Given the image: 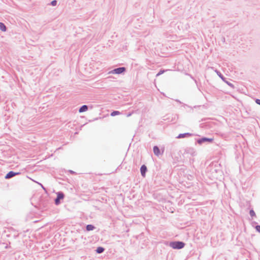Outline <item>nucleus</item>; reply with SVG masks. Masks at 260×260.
<instances>
[{
	"instance_id": "f257e3e1",
	"label": "nucleus",
	"mask_w": 260,
	"mask_h": 260,
	"mask_svg": "<svg viewBox=\"0 0 260 260\" xmlns=\"http://www.w3.org/2000/svg\"><path fill=\"white\" fill-rule=\"evenodd\" d=\"M169 245L174 249H181L184 247L185 243L182 241H175L170 242Z\"/></svg>"
},
{
	"instance_id": "f03ea898",
	"label": "nucleus",
	"mask_w": 260,
	"mask_h": 260,
	"mask_svg": "<svg viewBox=\"0 0 260 260\" xmlns=\"http://www.w3.org/2000/svg\"><path fill=\"white\" fill-rule=\"evenodd\" d=\"M57 197L54 199V203L56 205H58L60 204L61 200H62L64 198V194L62 191H58L56 193Z\"/></svg>"
},
{
	"instance_id": "7ed1b4c3",
	"label": "nucleus",
	"mask_w": 260,
	"mask_h": 260,
	"mask_svg": "<svg viewBox=\"0 0 260 260\" xmlns=\"http://www.w3.org/2000/svg\"><path fill=\"white\" fill-rule=\"evenodd\" d=\"M213 141V139L207 137H202L197 140V142L198 144L201 145L204 143H211Z\"/></svg>"
},
{
	"instance_id": "20e7f679",
	"label": "nucleus",
	"mask_w": 260,
	"mask_h": 260,
	"mask_svg": "<svg viewBox=\"0 0 260 260\" xmlns=\"http://www.w3.org/2000/svg\"><path fill=\"white\" fill-rule=\"evenodd\" d=\"M126 71V68L119 67L113 69L111 73L114 74H121L124 73Z\"/></svg>"
},
{
	"instance_id": "39448f33",
	"label": "nucleus",
	"mask_w": 260,
	"mask_h": 260,
	"mask_svg": "<svg viewBox=\"0 0 260 260\" xmlns=\"http://www.w3.org/2000/svg\"><path fill=\"white\" fill-rule=\"evenodd\" d=\"M184 154H189L191 156L196 155V151L194 148L192 147H187L185 149Z\"/></svg>"
},
{
	"instance_id": "423d86ee",
	"label": "nucleus",
	"mask_w": 260,
	"mask_h": 260,
	"mask_svg": "<svg viewBox=\"0 0 260 260\" xmlns=\"http://www.w3.org/2000/svg\"><path fill=\"white\" fill-rule=\"evenodd\" d=\"M21 174L20 172H15L13 171H11L9 172L5 176V179H10L16 175H20Z\"/></svg>"
},
{
	"instance_id": "0eeeda50",
	"label": "nucleus",
	"mask_w": 260,
	"mask_h": 260,
	"mask_svg": "<svg viewBox=\"0 0 260 260\" xmlns=\"http://www.w3.org/2000/svg\"><path fill=\"white\" fill-rule=\"evenodd\" d=\"M147 171V168L145 165H143L141 166L140 168V172L141 176L143 177H145L146 176V173Z\"/></svg>"
},
{
	"instance_id": "6e6552de",
	"label": "nucleus",
	"mask_w": 260,
	"mask_h": 260,
	"mask_svg": "<svg viewBox=\"0 0 260 260\" xmlns=\"http://www.w3.org/2000/svg\"><path fill=\"white\" fill-rule=\"evenodd\" d=\"M193 134L189 133H186L183 134H180L179 135L176 137L177 139H182L184 138H187L189 137L190 136H192Z\"/></svg>"
},
{
	"instance_id": "1a4fd4ad",
	"label": "nucleus",
	"mask_w": 260,
	"mask_h": 260,
	"mask_svg": "<svg viewBox=\"0 0 260 260\" xmlns=\"http://www.w3.org/2000/svg\"><path fill=\"white\" fill-rule=\"evenodd\" d=\"M153 151L154 154L157 156L160 155V151L157 146H154L153 148Z\"/></svg>"
},
{
	"instance_id": "9d476101",
	"label": "nucleus",
	"mask_w": 260,
	"mask_h": 260,
	"mask_svg": "<svg viewBox=\"0 0 260 260\" xmlns=\"http://www.w3.org/2000/svg\"><path fill=\"white\" fill-rule=\"evenodd\" d=\"M88 109V106L86 105H82L81 106L79 109V113H82L87 111Z\"/></svg>"
},
{
	"instance_id": "9b49d317",
	"label": "nucleus",
	"mask_w": 260,
	"mask_h": 260,
	"mask_svg": "<svg viewBox=\"0 0 260 260\" xmlns=\"http://www.w3.org/2000/svg\"><path fill=\"white\" fill-rule=\"evenodd\" d=\"M95 229V227L92 224H87L86 226V230L87 231H93Z\"/></svg>"
},
{
	"instance_id": "f8f14e48",
	"label": "nucleus",
	"mask_w": 260,
	"mask_h": 260,
	"mask_svg": "<svg viewBox=\"0 0 260 260\" xmlns=\"http://www.w3.org/2000/svg\"><path fill=\"white\" fill-rule=\"evenodd\" d=\"M105 251V248L103 247L99 246L96 248L95 251L98 254L102 253Z\"/></svg>"
},
{
	"instance_id": "ddd939ff",
	"label": "nucleus",
	"mask_w": 260,
	"mask_h": 260,
	"mask_svg": "<svg viewBox=\"0 0 260 260\" xmlns=\"http://www.w3.org/2000/svg\"><path fill=\"white\" fill-rule=\"evenodd\" d=\"M0 30L3 31H6L7 30V27L6 25L1 22H0Z\"/></svg>"
},
{
	"instance_id": "4468645a",
	"label": "nucleus",
	"mask_w": 260,
	"mask_h": 260,
	"mask_svg": "<svg viewBox=\"0 0 260 260\" xmlns=\"http://www.w3.org/2000/svg\"><path fill=\"white\" fill-rule=\"evenodd\" d=\"M121 114V112H119V111H113V112H112L110 114V115L111 116H115L116 115H120Z\"/></svg>"
},
{
	"instance_id": "2eb2a0df",
	"label": "nucleus",
	"mask_w": 260,
	"mask_h": 260,
	"mask_svg": "<svg viewBox=\"0 0 260 260\" xmlns=\"http://www.w3.org/2000/svg\"><path fill=\"white\" fill-rule=\"evenodd\" d=\"M249 214L250 215L253 217H255L256 216V214H255V213L254 212V211L253 210V209H251L249 211Z\"/></svg>"
},
{
	"instance_id": "dca6fc26",
	"label": "nucleus",
	"mask_w": 260,
	"mask_h": 260,
	"mask_svg": "<svg viewBox=\"0 0 260 260\" xmlns=\"http://www.w3.org/2000/svg\"><path fill=\"white\" fill-rule=\"evenodd\" d=\"M216 72L217 73V75H218V76L221 79H225V77H224V76H223V75L218 71L216 70Z\"/></svg>"
},
{
	"instance_id": "f3484780",
	"label": "nucleus",
	"mask_w": 260,
	"mask_h": 260,
	"mask_svg": "<svg viewBox=\"0 0 260 260\" xmlns=\"http://www.w3.org/2000/svg\"><path fill=\"white\" fill-rule=\"evenodd\" d=\"M165 72V70H160L158 73L156 74V77L160 76V75L162 74Z\"/></svg>"
},
{
	"instance_id": "a211bd4d",
	"label": "nucleus",
	"mask_w": 260,
	"mask_h": 260,
	"mask_svg": "<svg viewBox=\"0 0 260 260\" xmlns=\"http://www.w3.org/2000/svg\"><path fill=\"white\" fill-rule=\"evenodd\" d=\"M57 1L56 0H53L51 2L50 5L53 6H55L57 5Z\"/></svg>"
},
{
	"instance_id": "6ab92c4d",
	"label": "nucleus",
	"mask_w": 260,
	"mask_h": 260,
	"mask_svg": "<svg viewBox=\"0 0 260 260\" xmlns=\"http://www.w3.org/2000/svg\"><path fill=\"white\" fill-rule=\"evenodd\" d=\"M255 229L257 232L260 233V225H256Z\"/></svg>"
},
{
	"instance_id": "aec40b11",
	"label": "nucleus",
	"mask_w": 260,
	"mask_h": 260,
	"mask_svg": "<svg viewBox=\"0 0 260 260\" xmlns=\"http://www.w3.org/2000/svg\"><path fill=\"white\" fill-rule=\"evenodd\" d=\"M226 83L230 87L234 88V85L232 83H231V82H228V81H226Z\"/></svg>"
},
{
	"instance_id": "412c9836",
	"label": "nucleus",
	"mask_w": 260,
	"mask_h": 260,
	"mask_svg": "<svg viewBox=\"0 0 260 260\" xmlns=\"http://www.w3.org/2000/svg\"><path fill=\"white\" fill-rule=\"evenodd\" d=\"M40 205H42V206H43L44 208L47 207V203H42V202H41L40 203Z\"/></svg>"
},
{
	"instance_id": "4be33fe9",
	"label": "nucleus",
	"mask_w": 260,
	"mask_h": 260,
	"mask_svg": "<svg viewBox=\"0 0 260 260\" xmlns=\"http://www.w3.org/2000/svg\"><path fill=\"white\" fill-rule=\"evenodd\" d=\"M255 101L257 104L260 105V99H256Z\"/></svg>"
},
{
	"instance_id": "5701e85b",
	"label": "nucleus",
	"mask_w": 260,
	"mask_h": 260,
	"mask_svg": "<svg viewBox=\"0 0 260 260\" xmlns=\"http://www.w3.org/2000/svg\"><path fill=\"white\" fill-rule=\"evenodd\" d=\"M69 172L70 173V174H76V172L72 171V170H69Z\"/></svg>"
},
{
	"instance_id": "b1692460",
	"label": "nucleus",
	"mask_w": 260,
	"mask_h": 260,
	"mask_svg": "<svg viewBox=\"0 0 260 260\" xmlns=\"http://www.w3.org/2000/svg\"><path fill=\"white\" fill-rule=\"evenodd\" d=\"M39 184L42 186V187L44 189H45V187L43 186V185L41 183H39Z\"/></svg>"
},
{
	"instance_id": "393cba45",
	"label": "nucleus",
	"mask_w": 260,
	"mask_h": 260,
	"mask_svg": "<svg viewBox=\"0 0 260 260\" xmlns=\"http://www.w3.org/2000/svg\"><path fill=\"white\" fill-rule=\"evenodd\" d=\"M131 115H132V114H131V113H128V114H127V117H129V116H130Z\"/></svg>"
},
{
	"instance_id": "a878e982",
	"label": "nucleus",
	"mask_w": 260,
	"mask_h": 260,
	"mask_svg": "<svg viewBox=\"0 0 260 260\" xmlns=\"http://www.w3.org/2000/svg\"><path fill=\"white\" fill-rule=\"evenodd\" d=\"M222 80L223 81H224V82H226V81H225V79H222Z\"/></svg>"
}]
</instances>
